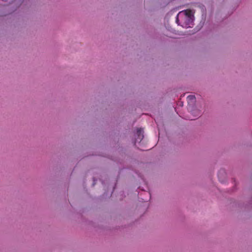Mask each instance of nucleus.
<instances>
[{"mask_svg": "<svg viewBox=\"0 0 252 252\" xmlns=\"http://www.w3.org/2000/svg\"><path fill=\"white\" fill-rule=\"evenodd\" d=\"M182 16H185V21L186 22L185 25H182V27L185 28L191 27V25H192L193 17L192 11L190 9H187L180 12L176 16V22L179 25V17Z\"/></svg>", "mask_w": 252, "mask_h": 252, "instance_id": "1", "label": "nucleus"}, {"mask_svg": "<svg viewBox=\"0 0 252 252\" xmlns=\"http://www.w3.org/2000/svg\"><path fill=\"white\" fill-rule=\"evenodd\" d=\"M143 131L141 128H138L137 130V134L138 135V138L141 141L143 138L144 136L143 134Z\"/></svg>", "mask_w": 252, "mask_h": 252, "instance_id": "2", "label": "nucleus"}, {"mask_svg": "<svg viewBox=\"0 0 252 252\" xmlns=\"http://www.w3.org/2000/svg\"><path fill=\"white\" fill-rule=\"evenodd\" d=\"M187 98L189 103H193L195 100V97L193 95H189Z\"/></svg>", "mask_w": 252, "mask_h": 252, "instance_id": "3", "label": "nucleus"}]
</instances>
